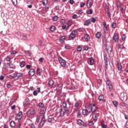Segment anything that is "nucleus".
I'll use <instances>...</instances> for the list:
<instances>
[{"instance_id": "obj_1", "label": "nucleus", "mask_w": 128, "mask_h": 128, "mask_svg": "<svg viewBox=\"0 0 128 128\" xmlns=\"http://www.w3.org/2000/svg\"><path fill=\"white\" fill-rule=\"evenodd\" d=\"M46 108H42L40 110V114L42 116L41 120L38 125V128H42L46 124Z\"/></svg>"}, {"instance_id": "obj_2", "label": "nucleus", "mask_w": 128, "mask_h": 128, "mask_svg": "<svg viewBox=\"0 0 128 128\" xmlns=\"http://www.w3.org/2000/svg\"><path fill=\"white\" fill-rule=\"evenodd\" d=\"M66 114L67 116H68V114H70V110L68 109L66 102H64L62 103V104L60 106V116H64Z\"/></svg>"}, {"instance_id": "obj_3", "label": "nucleus", "mask_w": 128, "mask_h": 128, "mask_svg": "<svg viewBox=\"0 0 128 128\" xmlns=\"http://www.w3.org/2000/svg\"><path fill=\"white\" fill-rule=\"evenodd\" d=\"M90 112H92V106L90 104H88L86 106V110H82L83 116H88Z\"/></svg>"}, {"instance_id": "obj_4", "label": "nucleus", "mask_w": 128, "mask_h": 128, "mask_svg": "<svg viewBox=\"0 0 128 128\" xmlns=\"http://www.w3.org/2000/svg\"><path fill=\"white\" fill-rule=\"evenodd\" d=\"M36 114V109L34 108H30L27 112V116L28 118H32Z\"/></svg>"}, {"instance_id": "obj_5", "label": "nucleus", "mask_w": 128, "mask_h": 128, "mask_svg": "<svg viewBox=\"0 0 128 128\" xmlns=\"http://www.w3.org/2000/svg\"><path fill=\"white\" fill-rule=\"evenodd\" d=\"M78 32L76 31V30H73L70 34V36H69V40H72L76 38V36Z\"/></svg>"}, {"instance_id": "obj_6", "label": "nucleus", "mask_w": 128, "mask_h": 128, "mask_svg": "<svg viewBox=\"0 0 128 128\" xmlns=\"http://www.w3.org/2000/svg\"><path fill=\"white\" fill-rule=\"evenodd\" d=\"M58 60L60 64V66H62L63 68L66 67V60L64 59H62V57H59L58 58Z\"/></svg>"}, {"instance_id": "obj_7", "label": "nucleus", "mask_w": 128, "mask_h": 128, "mask_svg": "<svg viewBox=\"0 0 128 128\" xmlns=\"http://www.w3.org/2000/svg\"><path fill=\"white\" fill-rule=\"evenodd\" d=\"M98 108L96 106L94 102H92V114H96V112H100L98 110Z\"/></svg>"}, {"instance_id": "obj_8", "label": "nucleus", "mask_w": 128, "mask_h": 128, "mask_svg": "<svg viewBox=\"0 0 128 128\" xmlns=\"http://www.w3.org/2000/svg\"><path fill=\"white\" fill-rule=\"evenodd\" d=\"M104 62L105 64V68H106L105 70H108V56L106 54H104Z\"/></svg>"}, {"instance_id": "obj_9", "label": "nucleus", "mask_w": 128, "mask_h": 128, "mask_svg": "<svg viewBox=\"0 0 128 128\" xmlns=\"http://www.w3.org/2000/svg\"><path fill=\"white\" fill-rule=\"evenodd\" d=\"M106 86L108 87L109 90L112 92V81L110 80H108L106 81Z\"/></svg>"}, {"instance_id": "obj_10", "label": "nucleus", "mask_w": 128, "mask_h": 128, "mask_svg": "<svg viewBox=\"0 0 128 128\" xmlns=\"http://www.w3.org/2000/svg\"><path fill=\"white\" fill-rule=\"evenodd\" d=\"M94 114V115H92V118L94 122H96L98 120V118L100 116V112H96Z\"/></svg>"}, {"instance_id": "obj_11", "label": "nucleus", "mask_w": 128, "mask_h": 128, "mask_svg": "<svg viewBox=\"0 0 128 128\" xmlns=\"http://www.w3.org/2000/svg\"><path fill=\"white\" fill-rule=\"evenodd\" d=\"M22 112H19L16 116V120H22Z\"/></svg>"}, {"instance_id": "obj_12", "label": "nucleus", "mask_w": 128, "mask_h": 128, "mask_svg": "<svg viewBox=\"0 0 128 128\" xmlns=\"http://www.w3.org/2000/svg\"><path fill=\"white\" fill-rule=\"evenodd\" d=\"M118 35L116 34H114L113 36L112 40L115 42H118Z\"/></svg>"}, {"instance_id": "obj_13", "label": "nucleus", "mask_w": 128, "mask_h": 128, "mask_svg": "<svg viewBox=\"0 0 128 128\" xmlns=\"http://www.w3.org/2000/svg\"><path fill=\"white\" fill-rule=\"evenodd\" d=\"M88 64L90 66H92L94 64V60L92 58H89L88 60Z\"/></svg>"}, {"instance_id": "obj_14", "label": "nucleus", "mask_w": 128, "mask_h": 128, "mask_svg": "<svg viewBox=\"0 0 128 128\" xmlns=\"http://www.w3.org/2000/svg\"><path fill=\"white\" fill-rule=\"evenodd\" d=\"M62 90V84L60 83L58 84V86L56 87V90L57 92H60Z\"/></svg>"}, {"instance_id": "obj_15", "label": "nucleus", "mask_w": 128, "mask_h": 128, "mask_svg": "<svg viewBox=\"0 0 128 128\" xmlns=\"http://www.w3.org/2000/svg\"><path fill=\"white\" fill-rule=\"evenodd\" d=\"M82 122H84L82 120L80 119H78L76 120V124H78L80 126H84V124H83Z\"/></svg>"}, {"instance_id": "obj_16", "label": "nucleus", "mask_w": 128, "mask_h": 128, "mask_svg": "<svg viewBox=\"0 0 128 128\" xmlns=\"http://www.w3.org/2000/svg\"><path fill=\"white\" fill-rule=\"evenodd\" d=\"M106 52H107L108 54H112V46H106Z\"/></svg>"}, {"instance_id": "obj_17", "label": "nucleus", "mask_w": 128, "mask_h": 128, "mask_svg": "<svg viewBox=\"0 0 128 128\" xmlns=\"http://www.w3.org/2000/svg\"><path fill=\"white\" fill-rule=\"evenodd\" d=\"M18 78L16 74H13L12 76H11V80L13 82L14 80H16Z\"/></svg>"}, {"instance_id": "obj_18", "label": "nucleus", "mask_w": 128, "mask_h": 128, "mask_svg": "<svg viewBox=\"0 0 128 128\" xmlns=\"http://www.w3.org/2000/svg\"><path fill=\"white\" fill-rule=\"evenodd\" d=\"M30 76H34V70L32 68L30 69L28 72Z\"/></svg>"}, {"instance_id": "obj_19", "label": "nucleus", "mask_w": 128, "mask_h": 128, "mask_svg": "<svg viewBox=\"0 0 128 128\" xmlns=\"http://www.w3.org/2000/svg\"><path fill=\"white\" fill-rule=\"evenodd\" d=\"M28 102H30V99H28V98H26L24 102V106H28Z\"/></svg>"}, {"instance_id": "obj_20", "label": "nucleus", "mask_w": 128, "mask_h": 128, "mask_svg": "<svg viewBox=\"0 0 128 128\" xmlns=\"http://www.w3.org/2000/svg\"><path fill=\"white\" fill-rule=\"evenodd\" d=\"M117 66L119 70H122V63L120 62H117Z\"/></svg>"}, {"instance_id": "obj_21", "label": "nucleus", "mask_w": 128, "mask_h": 128, "mask_svg": "<svg viewBox=\"0 0 128 128\" xmlns=\"http://www.w3.org/2000/svg\"><path fill=\"white\" fill-rule=\"evenodd\" d=\"M42 2L43 6H48V0H42Z\"/></svg>"}, {"instance_id": "obj_22", "label": "nucleus", "mask_w": 128, "mask_h": 128, "mask_svg": "<svg viewBox=\"0 0 128 128\" xmlns=\"http://www.w3.org/2000/svg\"><path fill=\"white\" fill-rule=\"evenodd\" d=\"M96 38H102V33L100 32H98L96 34Z\"/></svg>"}, {"instance_id": "obj_23", "label": "nucleus", "mask_w": 128, "mask_h": 128, "mask_svg": "<svg viewBox=\"0 0 128 128\" xmlns=\"http://www.w3.org/2000/svg\"><path fill=\"white\" fill-rule=\"evenodd\" d=\"M20 66L21 68H24L26 66V62L24 61L20 62Z\"/></svg>"}, {"instance_id": "obj_24", "label": "nucleus", "mask_w": 128, "mask_h": 128, "mask_svg": "<svg viewBox=\"0 0 128 128\" xmlns=\"http://www.w3.org/2000/svg\"><path fill=\"white\" fill-rule=\"evenodd\" d=\"M84 38H85L86 42H88V40H90V36H88V34H85Z\"/></svg>"}, {"instance_id": "obj_25", "label": "nucleus", "mask_w": 128, "mask_h": 128, "mask_svg": "<svg viewBox=\"0 0 128 128\" xmlns=\"http://www.w3.org/2000/svg\"><path fill=\"white\" fill-rule=\"evenodd\" d=\"M37 76H40L41 74H42V70H40V68H38L37 69Z\"/></svg>"}, {"instance_id": "obj_26", "label": "nucleus", "mask_w": 128, "mask_h": 128, "mask_svg": "<svg viewBox=\"0 0 128 128\" xmlns=\"http://www.w3.org/2000/svg\"><path fill=\"white\" fill-rule=\"evenodd\" d=\"M86 6L88 8H92V2L88 0L86 2Z\"/></svg>"}, {"instance_id": "obj_27", "label": "nucleus", "mask_w": 128, "mask_h": 128, "mask_svg": "<svg viewBox=\"0 0 128 128\" xmlns=\"http://www.w3.org/2000/svg\"><path fill=\"white\" fill-rule=\"evenodd\" d=\"M54 80H50L48 82V84L50 86H54Z\"/></svg>"}, {"instance_id": "obj_28", "label": "nucleus", "mask_w": 128, "mask_h": 128, "mask_svg": "<svg viewBox=\"0 0 128 128\" xmlns=\"http://www.w3.org/2000/svg\"><path fill=\"white\" fill-rule=\"evenodd\" d=\"M10 126L12 128H14V126H16V124L14 122V121H12L10 122Z\"/></svg>"}, {"instance_id": "obj_29", "label": "nucleus", "mask_w": 128, "mask_h": 128, "mask_svg": "<svg viewBox=\"0 0 128 128\" xmlns=\"http://www.w3.org/2000/svg\"><path fill=\"white\" fill-rule=\"evenodd\" d=\"M112 104L116 108H118V102L116 100H114L112 102Z\"/></svg>"}, {"instance_id": "obj_30", "label": "nucleus", "mask_w": 128, "mask_h": 128, "mask_svg": "<svg viewBox=\"0 0 128 128\" xmlns=\"http://www.w3.org/2000/svg\"><path fill=\"white\" fill-rule=\"evenodd\" d=\"M102 128H106L107 126L106 124H104V121L100 122Z\"/></svg>"}, {"instance_id": "obj_31", "label": "nucleus", "mask_w": 128, "mask_h": 128, "mask_svg": "<svg viewBox=\"0 0 128 128\" xmlns=\"http://www.w3.org/2000/svg\"><path fill=\"white\" fill-rule=\"evenodd\" d=\"M104 96L102 94L100 95L98 97V100L100 102H102V100H104Z\"/></svg>"}, {"instance_id": "obj_32", "label": "nucleus", "mask_w": 128, "mask_h": 128, "mask_svg": "<svg viewBox=\"0 0 128 128\" xmlns=\"http://www.w3.org/2000/svg\"><path fill=\"white\" fill-rule=\"evenodd\" d=\"M64 40H66V36H63L60 38V42L61 44H62L64 42Z\"/></svg>"}, {"instance_id": "obj_33", "label": "nucleus", "mask_w": 128, "mask_h": 128, "mask_svg": "<svg viewBox=\"0 0 128 128\" xmlns=\"http://www.w3.org/2000/svg\"><path fill=\"white\" fill-rule=\"evenodd\" d=\"M4 68H10V63H6L4 64Z\"/></svg>"}, {"instance_id": "obj_34", "label": "nucleus", "mask_w": 128, "mask_h": 128, "mask_svg": "<svg viewBox=\"0 0 128 128\" xmlns=\"http://www.w3.org/2000/svg\"><path fill=\"white\" fill-rule=\"evenodd\" d=\"M38 106H40V108H46V107H44V104L42 102H40L38 104Z\"/></svg>"}, {"instance_id": "obj_35", "label": "nucleus", "mask_w": 128, "mask_h": 128, "mask_svg": "<svg viewBox=\"0 0 128 128\" xmlns=\"http://www.w3.org/2000/svg\"><path fill=\"white\" fill-rule=\"evenodd\" d=\"M50 30L52 32H54L56 30V26H52L50 28Z\"/></svg>"}, {"instance_id": "obj_36", "label": "nucleus", "mask_w": 128, "mask_h": 128, "mask_svg": "<svg viewBox=\"0 0 128 128\" xmlns=\"http://www.w3.org/2000/svg\"><path fill=\"white\" fill-rule=\"evenodd\" d=\"M91 22L90 20H87L84 22L85 26H88V24H90Z\"/></svg>"}, {"instance_id": "obj_37", "label": "nucleus", "mask_w": 128, "mask_h": 128, "mask_svg": "<svg viewBox=\"0 0 128 128\" xmlns=\"http://www.w3.org/2000/svg\"><path fill=\"white\" fill-rule=\"evenodd\" d=\"M16 76H17V78H20V76H22V72H19V73H16Z\"/></svg>"}, {"instance_id": "obj_38", "label": "nucleus", "mask_w": 128, "mask_h": 128, "mask_svg": "<svg viewBox=\"0 0 128 128\" xmlns=\"http://www.w3.org/2000/svg\"><path fill=\"white\" fill-rule=\"evenodd\" d=\"M58 16H54L52 20L54 22H56L58 20Z\"/></svg>"}, {"instance_id": "obj_39", "label": "nucleus", "mask_w": 128, "mask_h": 128, "mask_svg": "<svg viewBox=\"0 0 128 128\" xmlns=\"http://www.w3.org/2000/svg\"><path fill=\"white\" fill-rule=\"evenodd\" d=\"M92 14V9H89L87 12L88 14Z\"/></svg>"}, {"instance_id": "obj_40", "label": "nucleus", "mask_w": 128, "mask_h": 128, "mask_svg": "<svg viewBox=\"0 0 128 128\" xmlns=\"http://www.w3.org/2000/svg\"><path fill=\"white\" fill-rule=\"evenodd\" d=\"M112 28H116V22L112 23Z\"/></svg>"}, {"instance_id": "obj_41", "label": "nucleus", "mask_w": 128, "mask_h": 128, "mask_svg": "<svg viewBox=\"0 0 128 128\" xmlns=\"http://www.w3.org/2000/svg\"><path fill=\"white\" fill-rule=\"evenodd\" d=\"M14 68V64L9 63V68Z\"/></svg>"}, {"instance_id": "obj_42", "label": "nucleus", "mask_w": 128, "mask_h": 128, "mask_svg": "<svg viewBox=\"0 0 128 128\" xmlns=\"http://www.w3.org/2000/svg\"><path fill=\"white\" fill-rule=\"evenodd\" d=\"M102 25L104 26V28H108V25L106 24V22H104L102 23Z\"/></svg>"}, {"instance_id": "obj_43", "label": "nucleus", "mask_w": 128, "mask_h": 128, "mask_svg": "<svg viewBox=\"0 0 128 128\" xmlns=\"http://www.w3.org/2000/svg\"><path fill=\"white\" fill-rule=\"evenodd\" d=\"M120 6H122V3H120V2L118 1L116 2V6L117 8H120Z\"/></svg>"}, {"instance_id": "obj_44", "label": "nucleus", "mask_w": 128, "mask_h": 128, "mask_svg": "<svg viewBox=\"0 0 128 128\" xmlns=\"http://www.w3.org/2000/svg\"><path fill=\"white\" fill-rule=\"evenodd\" d=\"M78 32H84V29L83 28H79L78 29Z\"/></svg>"}, {"instance_id": "obj_45", "label": "nucleus", "mask_w": 128, "mask_h": 128, "mask_svg": "<svg viewBox=\"0 0 128 128\" xmlns=\"http://www.w3.org/2000/svg\"><path fill=\"white\" fill-rule=\"evenodd\" d=\"M77 118H82V113H80V112H78V114H77Z\"/></svg>"}, {"instance_id": "obj_46", "label": "nucleus", "mask_w": 128, "mask_h": 128, "mask_svg": "<svg viewBox=\"0 0 128 128\" xmlns=\"http://www.w3.org/2000/svg\"><path fill=\"white\" fill-rule=\"evenodd\" d=\"M122 40H126V34H124L122 36Z\"/></svg>"}, {"instance_id": "obj_47", "label": "nucleus", "mask_w": 128, "mask_h": 128, "mask_svg": "<svg viewBox=\"0 0 128 128\" xmlns=\"http://www.w3.org/2000/svg\"><path fill=\"white\" fill-rule=\"evenodd\" d=\"M88 124H89V126H94V122L90 121V122H88Z\"/></svg>"}, {"instance_id": "obj_48", "label": "nucleus", "mask_w": 128, "mask_h": 128, "mask_svg": "<svg viewBox=\"0 0 128 128\" xmlns=\"http://www.w3.org/2000/svg\"><path fill=\"white\" fill-rule=\"evenodd\" d=\"M104 34H108V28H104Z\"/></svg>"}, {"instance_id": "obj_49", "label": "nucleus", "mask_w": 128, "mask_h": 128, "mask_svg": "<svg viewBox=\"0 0 128 128\" xmlns=\"http://www.w3.org/2000/svg\"><path fill=\"white\" fill-rule=\"evenodd\" d=\"M12 56H14V54H16V50H12V52H11V54H10Z\"/></svg>"}, {"instance_id": "obj_50", "label": "nucleus", "mask_w": 128, "mask_h": 128, "mask_svg": "<svg viewBox=\"0 0 128 128\" xmlns=\"http://www.w3.org/2000/svg\"><path fill=\"white\" fill-rule=\"evenodd\" d=\"M77 50L78 52H82V48L80 46H79L77 48Z\"/></svg>"}, {"instance_id": "obj_51", "label": "nucleus", "mask_w": 128, "mask_h": 128, "mask_svg": "<svg viewBox=\"0 0 128 128\" xmlns=\"http://www.w3.org/2000/svg\"><path fill=\"white\" fill-rule=\"evenodd\" d=\"M80 106V103L78 102H76L74 105L75 108H78Z\"/></svg>"}, {"instance_id": "obj_52", "label": "nucleus", "mask_w": 128, "mask_h": 128, "mask_svg": "<svg viewBox=\"0 0 128 128\" xmlns=\"http://www.w3.org/2000/svg\"><path fill=\"white\" fill-rule=\"evenodd\" d=\"M92 22H96V19L94 18H92Z\"/></svg>"}, {"instance_id": "obj_53", "label": "nucleus", "mask_w": 128, "mask_h": 128, "mask_svg": "<svg viewBox=\"0 0 128 128\" xmlns=\"http://www.w3.org/2000/svg\"><path fill=\"white\" fill-rule=\"evenodd\" d=\"M86 6V4L84 2H82L80 4V8H84Z\"/></svg>"}, {"instance_id": "obj_54", "label": "nucleus", "mask_w": 128, "mask_h": 128, "mask_svg": "<svg viewBox=\"0 0 128 128\" xmlns=\"http://www.w3.org/2000/svg\"><path fill=\"white\" fill-rule=\"evenodd\" d=\"M72 18H74V20H76V18H78V15L74 14L72 16Z\"/></svg>"}, {"instance_id": "obj_55", "label": "nucleus", "mask_w": 128, "mask_h": 128, "mask_svg": "<svg viewBox=\"0 0 128 128\" xmlns=\"http://www.w3.org/2000/svg\"><path fill=\"white\" fill-rule=\"evenodd\" d=\"M66 22V20H60V23L62 24H64Z\"/></svg>"}, {"instance_id": "obj_56", "label": "nucleus", "mask_w": 128, "mask_h": 128, "mask_svg": "<svg viewBox=\"0 0 128 128\" xmlns=\"http://www.w3.org/2000/svg\"><path fill=\"white\" fill-rule=\"evenodd\" d=\"M22 39L24 40H28V36H23Z\"/></svg>"}, {"instance_id": "obj_57", "label": "nucleus", "mask_w": 128, "mask_h": 128, "mask_svg": "<svg viewBox=\"0 0 128 128\" xmlns=\"http://www.w3.org/2000/svg\"><path fill=\"white\" fill-rule=\"evenodd\" d=\"M52 120H54L53 118H50V116H48V122H52Z\"/></svg>"}, {"instance_id": "obj_58", "label": "nucleus", "mask_w": 128, "mask_h": 128, "mask_svg": "<svg viewBox=\"0 0 128 128\" xmlns=\"http://www.w3.org/2000/svg\"><path fill=\"white\" fill-rule=\"evenodd\" d=\"M6 60L8 62H10V60H11V58L10 57L8 56L6 58Z\"/></svg>"}, {"instance_id": "obj_59", "label": "nucleus", "mask_w": 128, "mask_h": 128, "mask_svg": "<svg viewBox=\"0 0 128 128\" xmlns=\"http://www.w3.org/2000/svg\"><path fill=\"white\" fill-rule=\"evenodd\" d=\"M34 96H38V92H36V90H34L33 92Z\"/></svg>"}, {"instance_id": "obj_60", "label": "nucleus", "mask_w": 128, "mask_h": 128, "mask_svg": "<svg viewBox=\"0 0 128 128\" xmlns=\"http://www.w3.org/2000/svg\"><path fill=\"white\" fill-rule=\"evenodd\" d=\"M14 2H16V0H12V3L14 6H16V3Z\"/></svg>"}, {"instance_id": "obj_61", "label": "nucleus", "mask_w": 128, "mask_h": 128, "mask_svg": "<svg viewBox=\"0 0 128 128\" xmlns=\"http://www.w3.org/2000/svg\"><path fill=\"white\" fill-rule=\"evenodd\" d=\"M78 14H82V10H78Z\"/></svg>"}, {"instance_id": "obj_62", "label": "nucleus", "mask_w": 128, "mask_h": 128, "mask_svg": "<svg viewBox=\"0 0 128 128\" xmlns=\"http://www.w3.org/2000/svg\"><path fill=\"white\" fill-rule=\"evenodd\" d=\"M125 128H128V121H127L124 125Z\"/></svg>"}, {"instance_id": "obj_63", "label": "nucleus", "mask_w": 128, "mask_h": 128, "mask_svg": "<svg viewBox=\"0 0 128 128\" xmlns=\"http://www.w3.org/2000/svg\"><path fill=\"white\" fill-rule=\"evenodd\" d=\"M30 128H36V126L34 124H32Z\"/></svg>"}, {"instance_id": "obj_64", "label": "nucleus", "mask_w": 128, "mask_h": 128, "mask_svg": "<svg viewBox=\"0 0 128 128\" xmlns=\"http://www.w3.org/2000/svg\"><path fill=\"white\" fill-rule=\"evenodd\" d=\"M26 68L30 69V68L31 66L30 64H28V65L26 66Z\"/></svg>"}]
</instances>
